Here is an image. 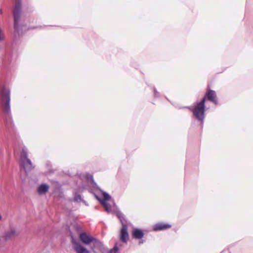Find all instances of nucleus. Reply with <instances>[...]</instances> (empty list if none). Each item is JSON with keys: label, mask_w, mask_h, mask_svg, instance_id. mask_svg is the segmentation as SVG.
<instances>
[{"label": "nucleus", "mask_w": 253, "mask_h": 253, "mask_svg": "<svg viewBox=\"0 0 253 253\" xmlns=\"http://www.w3.org/2000/svg\"><path fill=\"white\" fill-rule=\"evenodd\" d=\"M0 99L3 111L7 114V118L5 119V126L7 128H12L13 126L11 120L10 106V90L8 88L3 87L1 90Z\"/></svg>", "instance_id": "nucleus-1"}, {"label": "nucleus", "mask_w": 253, "mask_h": 253, "mask_svg": "<svg viewBox=\"0 0 253 253\" xmlns=\"http://www.w3.org/2000/svg\"><path fill=\"white\" fill-rule=\"evenodd\" d=\"M17 143L20 147L22 148V151L20 153V165L21 168L25 172V175L27 173L31 171L34 168L31 161L28 158V150L25 147H22V144L20 143L19 139L16 138Z\"/></svg>", "instance_id": "nucleus-2"}, {"label": "nucleus", "mask_w": 253, "mask_h": 253, "mask_svg": "<svg viewBox=\"0 0 253 253\" xmlns=\"http://www.w3.org/2000/svg\"><path fill=\"white\" fill-rule=\"evenodd\" d=\"M205 101L206 97H204L202 100L197 103L194 107H189V109L193 112L194 116L197 120L200 121L203 125L205 119Z\"/></svg>", "instance_id": "nucleus-3"}, {"label": "nucleus", "mask_w": 253, "mask_h": 253, "mask_svg": "<svg viewBox=\"0 0 253 253\" xmlns=\"http://www.w3.org/2000/svg\"><path fill=\"white\" fill-rule=\"evenodd\" d=\"M22 3L21 0H15V6L13 9L14 28L18 35H21L22 32L20 29V18L21 14Z\"/></svg>", "instance_id": "nucleus-4"}, {"label": "nucleus", "mask_w": 253, "mask_h": 253, "mask_svg": "<svg viewBox=\"0 0 253 253\" xmlns=\"http://www.w3.org/2000/svg\"><path fill=\"white\" fill-rule=\"evenodd\" d=\"M116 215L122 224V227L121 229V240L122 242L126 243L128 239V234L127 232V226L126 225V221L125 218V215L119 211L116 212Z\"/></svg>", "instance_id": "nucleus-5"}, {"label": "nucleus", "mask_w": 253, "mask_h": 253, "mask_svg": "<svg viewBox=\"0 0 253 253\" xmlns=\"http://www.w3.org/2000/svg\"><path fill=\"white\" fill-rule=\"evenodd\" d=\"M91 244V249L94 253H96V251L100 252H103L104 251L105 249L103 244L99 240L94 238Z\"/></svg>", "instance_id": "nucleus-6"}, {"label": "nucleus", "mask_w": 253, "mask_h": 253, "mask_svg": "<svg viewBox=\"0 0 253 253\" xmlns=\"http://www.w3.org/2000/svg\"><path fill=\"white\" fill-rule=\"evenodd\" d=\"M103 198L101 200V203L102 204V205L104 207L105 211L108 212H112V209L111 206L107 202V201H109L111 199V196L107 193L106 192H103L102 193Z\"/></svg>", "instance_id": "nucleus-7"}, {"label": "nucleus", "mask_w": 253, "mask_h": 253, "mask_svg": "<svg viewBox=\"0 0 253 253\" xmlns=\"http://www.w3.org/2000/svg\"><path fill=\"white\" fill-rule=\"evenodd\" d=\"M72 243L74 249L77 253H90L86 248L74 240H72Z\"/></svg>", "instance_id": "nucleus-8"}, {"label": "nucleus", "mask_w": 253, "mask_h": 253, "mask_svg": "<svg viewBox=\"0 0 253 253\" xmlns=\"http://www.w3.org/2000/svg\"><path fill=\"white\" fill-rule=\"evenodd\" d=\"M80 238L81 240L83 242L84 244L88 245L90 243H92L93 240H94V237L92 236L87 235L85 232H83L80 233Z\"/></svg>", "instance_id": "nucleus-9"}, {"label": "nucleus", "mask_w": 253, "mask_h": 253, "mask_svg": "<svg viewBox=\"0 0 253 253\" xmlns=\"http://www.w3.org/2000/svg\"><path fill=\"white\" fill-rule=\"evenodd\" d=\"M85 188L86 187L85 186L82 185L81 186H79L77 189L75 190V191L74 193V201L75 202H81L83 200L81 195L78 194V193L83 192V191Z\"/></svg>", "instance_id": "nucleus-10"}, {"label": "nucleus", "mask_w": 253, "mask_h": 253, "mask_svg": "<svg viewBox=\"0 0 253 253\" xmlns=\"http://www.w3.org/2000/svg\"><path fill=\"white\" fill-rule=\"evenodd\" d=\"M208 99L214 103L215 105L217 104V100L216 99V93L214 90L209 89L207 94Z\"/></svg>", "instance_id": "nucleus-11"}, {"label": "nucleus", "mask_w": 253, "mask_h": 253, "mask_svg": "<svg viewBox=\"0 0 253 253\" xmlns=\"http://www.w3.org/2000/svg\"><path fill=\"white\" fill-rule=\"evenodd\" d=\"M171 227L169 224L163 223H158L154 225L153 230L154 231L162 230L169 228Z\"/></svg>", "instance_id": "nucleus-12"}, {"label": "nucleus", "mask_w": 253, "mask_h": 253, "mask_svg": "<svg viewBox=\"0 0 253 253\" xmlns=\"http://www.w3.org/2000/svg\"><path fill=\"white\" fill-rule=\"evenodd\" d=\"M49 189V186L47 184H41L37 189L38 193L40 195L45 194L48 191Z\"/></svg>", "instance_id": "nucleus-13"}, {"label": "nucleus", "mask_w": 253, "mask_h": 253, "mask_svg": "<svg viewBox=\"0 0 253 253\" xmlns=\"http://www.w3.org/2000/svg\"><path fill=\"white\" fill-rule=\"evenodd\" d=\"M132 236L135 239H141L144 236V233L140 229H134L132 232Z\"/></svg>", "instance_id": "nucleus-14"}, {"label": "nucleus", "mask_w": 253, "mask_h": 253, "mask_svg": "<svg viewBox=\"0 0 253 253\" xmlns=\"http://www.w3.org/2000/svg\"><path fill=\"white\" fill-rule=\"evenodd\" d=\"M16 235V232L14 228H11L7 230L5 234V239L9 240Z\"/></svg>", "instance_id": "nucleus-15"}, {"label": "nucleus", "mask_w": 253, "mask_h": 253, "mask_svg": "<svg viewBox=\"0 0 253 253\" xmlns=\"http://www.w3.org/2000/svg\"><path fill=\"white\" fill-rule=\"evenodd\" d=\"M86 178L88 181V182H90L91 184H93V187L95 188L97 187L96 183L94 182L93 176L89 174H87L86 175Z\"/></svg>", "instance_id": "nucleus-16"}, {"label": "nucleus", "mask_w": 253, "mask_h": 253, "mask_svg": "<svg viewBox=\"0 0 253 253\" xmlns=\"http://www.w3.org/2000/svg\"><path fill=\"white\" fill-rule=\"evenodd\" d=\"M119 243H116L114 246V248L110 250L109 253H119V246H120Z\"/></svg>", "instance_id": "nucleus-17"}, {"label": "nucleus", "mask_w": 253, "mask_h": 253, "mask_svg": "<svg viewBox=\"0 0 253 253\" xmlns=\"http://www.w3.org/2000/svg\"><path fill=\"white\" fill-rule=\"evenodd\" d=\"M74 227L76 229V230L78 231H80L81 230V226L77 223H76L74 225Z\"/></svg>", "instance_id": "nucleus-18"}, {"label": "nucleus", "mask_w": 253, "mask_h": 253, "mask_svg": "<svg viewBox=\"0 0 253 253\" xmlns=\"http://www.w3.org/2000/svg\"><path fill=\"white\" fill-rule=\"evenodd\" d=\"M81 202H82L85 205H86L87 206H88V204L83 199Z\"/></svg>", "instance_id": "nucleus-19"}, {"label": "nucleus", "mask_w": 253, "mask_h": 253, "mask_svg": "<svg viewBox=\"0 0 253 253\" xmlns=\"http://www.w3.org/2000/svg\"><path fill=\"white\" fill-rule=\"evenodd\" d=\"M158 94V92L157 91L156 89H154V95H155V96H156Z\"/></svg>", "instance_id": "nucleus-20"}, {"label": "nucleus", "mask_w": 253, "mask_h": 253, "mask_svg": "<svg viewBox=\"0 0 253 253\" xmlns=\"http://www.w3.org/2000/svg\"><path fill=\"white\" fill-rule=\"evenodd\" d=\"M13 145H14V146H13V147H14V151H15V150H16V149H17V148H16V143H14Z\"/></svg>", "instance_id": "nucleus-21"}, {"label": "nucleus", "mask_w": 253, "mask_h": 253, "mask_svg": "<svg viewBox=\"0 0 253 253\" xmlns=\"http://www.w3.org/2000/svg\"><path fill=\"white\" fill-rule=\"evenodd\" d=\"M143 243V240L140 241L139 242V244H142Z\"/></svg>", "instance_id": "nucleus-22"}, {"label": "nucleus", "mask_w": 253, "mask_h": 253, "mask_svg": "<svg viewBox=\"0 0 253 253\" xmlns=\"http://www.w3.org/2000/svg\"><path fill=\"white\" fill-rule=\"evenodd\" d=\"M1 218H2V216H1V215L0 214V220H1Z\"/></svg>", "instance_id": "nucleus-23"}]
</instances>
